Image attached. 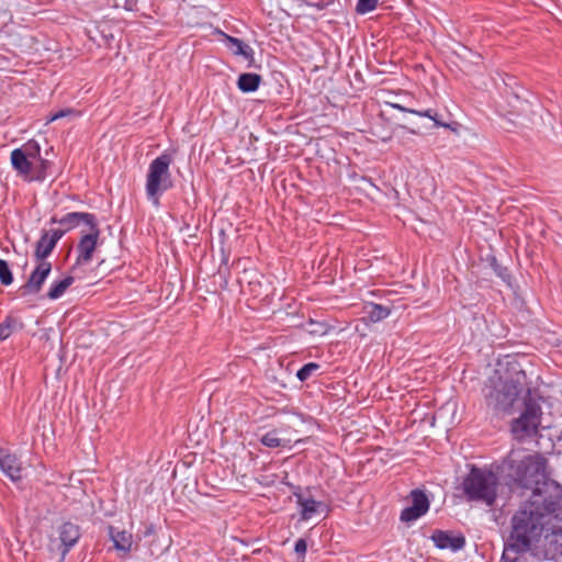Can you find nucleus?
<instances>
[{"label": "nucleus", "instance_id": "1", "mask_svg": "<svg viewBox=\"0 0 562 562\" xmlns=\"http://www.w3.org/2000/svg\"><path fill=\"white\" fill-rule=\"evenodd\" d=\"M547 459L540 454L516 458L512 451L501 463L503 483L510 492L530 490L510 517V531L502 560L518 562L541 541L546 559L562 555V487L547 473Z\"/></svg>", "mask_w": 562, "mask_h": 562}, {"label": "nucleus", "instance_id": "2", "mask_svg": "<svg viewBox=\"0 0 562 562\" xmlns=\"http://www.w3.org/2000/svg\"><path fill=\"white\" fill-rule=\"evenodd\" d=\"M527 361L526 356L506 355L483 389L487 411L496 416L512 414L514 404L522 398L524 411L512 423V431L518 438L535 436L542 415L540 404L531 396L524 366Z\"/></svg>", "mask_w": 562, "mask_h": 562}, {"label": "nucleus", "instance_id": "3", "mask_svg": "<svg viewBox=\"0 0 562 562\" xmlns=\"http://www.w3.org/2000/svg\"><path fill=\"white\" fill-rule=\"evenodd\" d=\"M498 465L497 469H499ZM499 476L492 470L472 465L467 476L463 479V493L469 501L483 502L487 506L494 505L497 497V486L503 482L501 470Z\"/></svg>", "mask_w": 562, "mask_h": 562}, {"label": "nucleus", "instance_id": "4", "mask_svg": "<svg viewBox=\"0 0 562 562\" xmlns=\"http://www.w3.org/2000/svg\"><path fill=\"white\" fill-rule=\"evenodd\" d=\"M173 162V153L165 150L156 157L148 167L145 191L148 201L159 206L161 195L173 188L170 166Z\"/></svg>", "mask_w": 562, "mask_h": 562}, {"label": "nucleus", "instance_id": "5", "mask_svg": "<svg viewBox=\"0 0 562 562\" xmlns=\"http://www.w3.org/2000/svg\"><path fill=\"white\" fill-rule=\"evenodd\" d=\"M412 505L402 509L400 520L402 522H413L425 516L430 507V501L425 490L414 488L409 493Z\"/></svg>", "mask_w": 562, "mask_h": 562}, {"label": "nucleus", "instance_id": "6", "mask_svg": "<svg viewBox=\"0 0 562 562\" xmlns=\"http://www.w3.org/2000/svg\"><path fill=\"white\" fill-rule=\"evenodd\" d=\"M100 234L101 231L98 223L94 227L89 228L88 233L81 235L76 247L75 267L86 266L91 262Z\"/></svg>", "mask_w": 562, "mask_h": 562}, {"label": "nucleus", "instance_id": "7", "mask_svg": "<svg viewBox=\"0 0 562 562\" xmlns=\"http://www.w3.org/2000/svg\"><path fill=\"white\" fill-rule=\"evenodd\" d=\"M52 272V262H38L35 261V267L31 272L30 277L23 285L20 286L19 291L22 296L36 295L38 294L43 285Z\"/></svg>", "mask_w": 562, "mask_h": 562}, {"label": "nucleus", "instance_id": "8", "mask_svg": "<svg viewBox=\"0 0 562 562\" xmlns=\"http://www.w3.org/2000/svg\"><path fill=\"white\" fill-rule=\"evenodd\" d=\"M49 222L50 224H59L63 228L54 231L64 232V235L79 227L81 224L86 225L88 228L94 227V225L98 224L97 216L88 212H69L61 217L53 216Z\"/></svg>", "mask_w": 562, "mask_h": 562}, {"label": "nucleus", "instance_id": "9", "mask_svg": "<svg viewBox=\"0 0 562 562\" xmlns=\"http://www.w3.org/2000/svg\"><path fill=\"white\" fill-rule=\"evenodd\" d=\"M506 89L503 93V98L506 105L499 104L501 114L506 116H520L525 114L529 108V102L519 94L517 90L505 83Z\"/></svg>", "mask_w": 562, "mask_h": 562}, {"label": "nucleus", "instance_id": "10", "mask_svg": "<svg viewBox=\"0 0 562 562\" xmlns=\"http://www.w3.org/2000/svg\"><path fill=\"white\" fill-rule=\"evenodd\" d=\"M64 236V232L43 231L40 239L36 241L35 250L33 254L34 261L49 262L48 256L53 252L57 243Z\"/></svg>", "mask_w": 562, "mask_h": 562}, {"label": "nucleus", "instance_id": "11", "mask_svg": "<svg viewBox=\"0 0 562 562\" xmlns=\"http://www.w3.org/2000/svg\"><path fill=\"white\" fill-rule=\"evenodd\" d=\"M430 539L435 547L440 550L450 549L451 551L457 552L465 546V538L463 535H454L451 531H445L441 529H435Z\"/></svg>", "mask_w": 562, "mask_h": 562}, {"label": "nucleus", "instance_id": "12", "mask_svg": "<svg viewBox=\"0 0 562 562\" xmlns=\"http://www.w3.org/2000/svg\"><path fill=\"white\" fill-rule=\"evenodd\" d=\"M0 470L13 483L22 480V462L16 454L11 453L8 449L0 448Z\"/></svg>", "mask_w": 562, "mask_h": 562}, {"label": "nucleus", "instance_id": "13", "mask_svg": "<svg viewBox=\"0 0 562 562\" xmlns=\"http://www.w3.org/2000/svg\"><path fill=\"white\" fill-rule=\"evenodd\" d=\"M296 505L300 508L301 520H310L319 513L328 512V506L324 502L312 497L310 487H307V494L297 496Z\"/></svg>", "mask_w": 562, "mask_h": 562}, {"label": "nucleus", "instance_id": "14", "mask_svg": "<svg viewBox=\"0 0 562 562\" xmlns=\"http://www.w3.org/2000/svg\"><path fill=\"white\" fill-rule=\"evenodd\" d=\"M108 535L113 542L120 558H127L133 547V535L126 530H120L114 526L108 527Z\"/></svg>", "mask_w": 562, "mask_h": 562}, {"label": "nucleus", "instance_id": "15", "mask_svg": "<svg viewBox=\"0 0 562 562\" xmlns=\"http://www.w3.org/2000/svg\"><path fill=\"white\" fill-rule=\"evenodd\" d=\"M58 536L63 548L61 555L65 558L79 541L81 537L80 527L71 521H65L58 528Z\"/></svg>", "mask_w": 562, "mask_h": 562}, {"label": "nucleus", "instance_id": "16", "mask_svg": "<svg viewBox=\"0 0 562 562\" xmlns=\"http://www.w3.org/2000/svg\"><path fill=\"white\" fill-rule=\"evenodd\" d=\"M10 159L12 168L18 172V175L29 181V178L32 177L33 162L26 156L24 150H21V148L13 149L11 151Z\"/></svg>", "mask_w": 562, "mask_h": 562}, {"label": "nucleus", "instance_id": "17", "mask_svg": "<svg viewBox=\"0 0 562 562\" xmlns=\"http://www.w3.org/2000/svg\"><path fill=\"white\" fill-rule=\"evenodd\" d=\"M362 310L363 316L361 319L366 324L381 322L387 318L391 314V308L389 306L373 302L364 303Z\"/></svg>", "mask_w": 562, "mask_h": 562}, {"label": "nucleus", "instance_id": "18", "mask_svg": "<svg viewBox=\"0 0 562 562\" xmlns=\"http://www.w3.org/2000/svg\"><path fill=\"white\" fill-rule=\"evenodd\" d=\"M24 328V324L21 318L9 314L0 323V341L7 340L14 333L22 330Z\"/></svg>", "mask_w": 562, "mask_h": 562}, {"label": "nucleus", "instance_id": "19", "mask_svg": "<svg viewBox=\"0 0 562 562\" xmlns=\"http://www.w3.org/2000/svg\"><path fill=\"white\" fill-rule=\"evenodd\" d=\"M262 77L255 72H243L238 76L237 88L244 93H250L258 90Z\"/></svg>", "mask_w": 562, "mask_h": 562}, {"label": "nucleus", "instance_id": "20", "mask_svg": "<svg viewBox=\"0 0 562 562\" xmlns=\"http://www.w3.org/2000/svg\"><path fill=\"white\" fill-rule=\"evenodd\" d=\"M74 281L75 279L71 276H68L60 280H55L50 284L46 296L52 301L58 300L64 295L66 290L74 283Z\"/></svg>", "mask_w": 562, "mask_h": 562}, {"label": "nucleus", "instance_id": "21", "mask_svg": "<svg viewBox=\"0 0 562 562\" xmlns=\"http://www.w3.org/2000/svg\"><path fill=\"white\" fill-rule=\"evenodd\" d=\"M490 265L495 274L509 288L513 286V276L507 267L502 266L495 257H492Z\"/></svg>", "mask_w": 562, "mask_h": 562}, {"label": "nucleus", "instance_id": "22", "mask_svg": "<svg viewBox=\"0 0 562 562\" xmlns=\"http://www.w3.org/2000/svg\"><path fill=\"white\" fill-rule=\"evenodd\" d=\"M261 445L268 447V448H279V447H285L286 441L278 437L277 430H271L266 432L261 436L259 439Z\"/></svg>", "mask_w": 562, "mask_h": 562}, {"label": "nucleus", "instance_id": "23", "mask_svg": "<svg viewBox=\"0 0 562 562\" xmlns=\"http://www.w3.org/2000/svg\"><path fill=\"white\" fill-rule=\"evenodd\" d=\"M81 115V112L72 109V108H66L58 110L56 112H52L46 116V124H49L54 121H57L59 119L64 117H79Z\"/></svg>", "mask_w": 562, "mask_h": 562}, {"label": "nucleus", "instance_id": "24", "mask_svg": "<svg viewBox=\"0 0 562 562\" xmlns=\"http://www.w3.org/2000/svg\"><path fill=\"white\" fill-rule=\"evenodd\" d=\"M40 166L36 168L35 173L32 175L31 178H29V181H38L42 182L47 177V170L52 166V162L47 159L40 158Z\"/></svg>", "mask_w": 562, "mask_h": 562}, {"label": "nucleus", "instance_id": "25", "mask_svg": "<svg viewBox=\"0 0 562 562\" xmlns=\"http://www.w3.org/2000/svg\"><path fill=\"white\" fill-rule=\"evenodd\" d=\"M321 366L316 362L305 363L301 369L296 372V378L300 382L307 381L314 372L319 370Z\"/></svg>", "mask_w": 562, "mask_h": 562}, {"label": "nucleus", "instance_id": "26", "mask_svg": "<svg viewBox=\"0 0 562 562\" xmlns=\"http://www.w3.org/2000/svg\"><path fill=\"white\" fill-rule=\"evenodd\" d=\"M226 46L233 52L234 55L238 56L248 46L240 38L224 34Z\"/></svg>", "mask_w": 562, "mask_h": 562}, {"label": "nucleus", "instance_id": "27", "mask_svg": "<svg viewBox=\"0 0 562 562\" xmlns=\"http://www.w3.org/2000/svg\"><path fill=\"white\" fill-rule=\"evenodd\" d=\"M13 282V274L9 263L4 259H0V283L2 285H10Z\"/></svg>", "mask_w": 562, "mask_h": 562}, {"label": "nucleus", "instance_id": "28", "mask_svg": "<svg viewBox=\"0 0 562 562\" xmlns=\"http://www.w3.org/2000/svg\"><path fill=\"white\" fill-rule=\"evenodd\" d=\"M21 150H24L31 160L41 158V146L36 140H29L21 147Z\"/></svg>", "mask_w": 562, "mask_h": 562}, {"label": "nucleus", "instance_id": "29", "mask_svg": "<svg viewBox=\"0 0 562 562\" xmlns=\"http://www.w3.org/2000/svg\"><path fill=\"white\" fill-rule=\"evenodd\" d=\"M378 3L379 0H358L356 4V12L358 14H367L375 10Z\"/></svg>", "mask_w": 562, "mask_h": 562}, {"label": "nucleus", "instance_id": "30", "mask_svg": "<svg viewBox=\"0 0 562 562\" xmlns=\"http://www.w3.org/2000/svg\"><path fill=\"white\" fill-rule=\"evenodd\" d=\"M431 121L434 122L436 127H443V128L451 130L453 132L457 131V123H448V122L442 121L437 111L434 113Z\"/></svg>", "mask_w": 562, "mask_h": 562}, {"label": "nucleus", "instance_id": "31", "mask_svg": "<svg viewBox=\"0 0 562 562\" xmlns=\"http://www.w3.org/2000/svg\"><path fill=\"white\" fill-rule=\"evenodd\" d=\"M238 56H243L248 61L249 68H257L258 66L255 63V52L250 46H247L243 53H240Z\"/></svg>", "mask_w": 562, "mask_h": 562}, {"label": "nucleus", "instance_id": "32", "mask_svg": "<svg viewBox=\"0 0 562 562\" xmlns=\"http://www.w3.org/2000/svg\"><path fill=\"white\" fill-rule=\"evenodd\" d=\"M294 551L299 557L304 558L307 551V542L304 538H300L296 540L294 546Z\"/></svg>", "mask_w": 562, "mask_h": 562}, {"label": "nucleus", "instance_id": "33", "mask_svg": "<svg viewBox=\"0 0 562 562\" xmlns=\"http://www.w3.org/2000/svg\"><path fill=\"white\" fill-rule=\"evenodd\" d=\"M436 112V110L434 109H426V110H414L412 109L411 110V113L412 114H415V115H418V116H422V117H428L431 120L434 113Z\"/></svg>", "mask_w": 562, "mask_h": 562}, {"label": "nucleus", "instance_id": "34", "mask_svg": "<svg viewBox=\"0 0 562 562\" xmlns=\"http://www.w3.org/2000/svg\"><path fill=\"white\" fill-rule=\"evenodd\" d=\"M288 486L290 487L292 495L295 497V501H297V496H304L307 494V488L303 492L300 485L288 483Z\"/></svg>", "mask_w": 562, "mask_h": 562}, {"label": "nucleus", "instance_id": "35", "mask_svg": "<svg viewBox=\"0 0 562 562\" xmlns=\"http://www.w3.org/2000/svg\"><path fill=\"white\" fill-rule=\"evenodd\" d=\"M138 1L139 0H124L123 8L126 11L136 12L138 11Z\"/></svg>", "mask_w": 562, "mask_h": 562}, {"label": "nucleus", "instance_id": "36", "mask_svg": "<svg viewBox=\"0 0 562 562\" xmlns=\"http://www.w3.org/2000/svg\"><path fill=\"white\" fill-rule=\"evenodd\" d=\"M386 105H389V106H391V108H393V109H396V110H398V111H401V112H407V113H411V110H412V109L406 108V106H404V105H402V104H400V103H394V102H386Z\"/></svg>", "mask_w": 562, "mask_h": 562}, {"label": "nucleus", "instance_id": "37", "mask_svg": "<svg viewBox=\"0 0 562 562\" xmlns=\"http://www.w3.org/2000/svg\"><path fill=\"white\" fill-rule=\"evenodd\" d=\"M221 255H222V262H221V268L220 270L222 269V266H227L228 265V259H229V252L225 250L224 246L221 247Z\"/></svg>", "mask_w": 562, "mask_h": 562}]
</instances>
